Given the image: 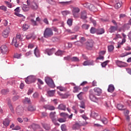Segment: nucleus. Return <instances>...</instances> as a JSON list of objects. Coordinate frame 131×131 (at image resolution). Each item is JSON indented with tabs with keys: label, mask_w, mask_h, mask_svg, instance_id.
<instances>
[{
	"label": "nucleus",
	"mask_w": 131,
	"mask_h": 131,
	"mask_svg": "<svg viewBox=\"0 0 131 131\" xmlns=\"http://www.w3.org/2000/svg\"><path fill=\"white\" fill-rule=\"evenodd\" d=\"M24 112V108L22 106H18L16 108V113L18 115H22Z\"/></svg>",
	"instance_id": "nucleus-14"
},
{
	"label": "nucleus",
	"mask_w": 131,
	"mask_h": 131,
	"mask_svg": "<svg viewBox=\"0 0 131 131\" xmlns=\"http://www.w3.org/2000/svg\"><path fill=\"white\" fill-rule=\"evenodd\" d=\"M108 63H109V60H106L101 63V66L102 68L106 67L107 65L108 64Z\"/></svg>",
	"instance_id": "nucleus-41"
},
{
	"label": "nucleus",
	"mask_w": 131,
	"mask_h": 131,
	"mask_svg": "<svg viewBox=\"0 0 131 131\" xmlns=\"http://www.w3.org/2000/svg\"><path fill=\"white\" fill-rule=\"evenodd\" d=\"M22 38H21V35L19 34H16V38H13L11 45L14 46L15 48H18L19 47V41H21Z\"/></svg>",
	"instance_id": "nucleus-2"
},
{
	"label": "nucleus",
	"mask_w": 131,
	"mask_h": 131,
	"mask_svg": "<svg viewBox=\"0 0 131 131\" xmlns=\"http://www.w3.org/2000/svg\"><path fill=\"white\" fill-rule=\"evenodd\" d=\"M125 41H126V40L122 39L121 42H118V48H121V46H122V45H123Z\"/></svg>",
	"instance_id": "nucleus-37"
},
{
	"label": "nucleus",
	"mask_w": 131,
	"mask_h": 131,
	"mask_svg": "<svg viewBox=\"0 0 131 131\" xmlns=\"http://www.w3.org/2000/svg\"><path fill=\"white\" fill-rule=\"evenodd\" d=\"M58 95H59V96H60V97H61L62 99H67L68 97H69V96H70V94L67 93V94H61L60 92H57Z\"/></svg>",
	"instance_id": "nucleus-23"
},
{
	"label": "nucleus",
	"mask_w": 131,
	"mask_h": 131,
	"mask_svg": "<svg viewBox=\"0 0 131 131\" xmlns=\"http://www.w3.org/2000/svg\"><path fill=\"white\" fill-rule=\"evenodd\" d=\"M55 92L56 91L55 90H51V91H48V94L49 97H53L55 95Z\"/></svg>",
	"instance_id": "nucleus-31"
},
{
	"label": "nucleus",
	"mask_w": 131,
	"mask_h": 131,
	"mask_svg": "<svg viewBox=\"0 0 131 131\" xmlns=\"http://www.w3.org/2000/svg\"><path fill=\"white\" fill-rule=\"evenodd\" d=\"M1 50L2 54H6L8 52V47L6 45H2L1 47Z\"/></svg>",
	"instance_id": "nucleus-18"
},
{
	"label": "nucleus",
	"mask_w": 131,
	"mask_h": 131,
	"mask_svg": "<svg viewBox=\"0 0 131 131\" xmlns=\"http://www.w3.org/2000/svg\"><path fill=\"white\" fill-rule=\"evenodd\" d=\"M108 52H112L114 50V46L113 45H110L108 47Z\"/></svg>",
	"instance_id": "nucleus-52"
},
{
	"label": "nucleus",
	"mask_w": 131,
	"mask_h": 131,
	"mask_svg": "<svg viewBox=\"0 0 131 131\" xmlns=\"http://www.w3.org/2000/svg\"><path fill=\"white\" fill-rule=\"evenodd\" d=\"M89 98L91 101H92V102H94L95 103H97V102H98V98H97V97L95 96L94 93L92 91H90L89 92Z\"/></svg>",
	"instance_id": "nucleus-5"
},
{
	"label": "nucleus",
	"mask_w": 131,
	"mask_h": 131,
	"mask_svg": "<svg viewBox=\"0 0 131 131\" xmlns=\"http://www.w3.org/2000/svg\"><path fill=\"white\" fill-rule=\"evenodd\" d=\"M42 126L46 129V130H50L51 128V126H50V125L46 123H42Z\"/></svg>",
	"instance_id": "nucleus-27"
},
{
	"label": "nucleus",
	"mask_w": 131,
	"mask_h": 131,
	"mask_svg": "<svg viewBox=\"0 0 131 131\" xmlns=\"http://www.w3.org/2000/svg\"><path fill=\"white\" fill-rule=\"evenodd\" d=\"M21 128V127H20L19 126H16L14 128H12L13 130H19V129H20Z\"/></svg>",
	"instance_id": "nucleus-61"
},
{
	"label": "nucleus",
	"mask_w": 131,
	"mask_h": 131,
	"mask_svg": "<svg viewBox=\"0 0 131 131\" xmlns=\"http://www.w3.org/2000/svg\"><path fill=\"white\" fill-rule=\"evenodd\" d=\"M80 90H81L80 87L78 86H75V87H74V90L73 91V93H78V91H80Z\"/></svg>",
	"instance_id": "nucleus-32"
},
{
	"label": "nucleus",
	"mask_w": 131,
	"mask_h": 131,
	"mask_svg": "<svg viewBox=\"0 0 131 131\" xmlns=\"http://www.w3.org/2000/svg\"><path fill=\"white\" fill-rule=\"evenodd\" d=\"M27 6L28 7H29V8H31V6H32V2H31L30 0H27Z\"/></svg>",
	"instance_id": "nucleus-44"
},
{
	"label": "nucleus",
	"mask_w": 131,
	"mask_h": 131,
	"mask_svg": "<svg viewBox=\"0 0 131 131\" xmlns=\"http://www.w3.org/2000/svg\"><path fill=\"white\" fill-rule=\"evenodd\" d=\"M34 54L37 58L40 57V52H39V49H38V47H36L34 50Z\"/></svg>",
	"instance_id": "nucleus-17"
},
{
	"label": "nucleus",
	"mask_w": 131,
	"mask_h": 131,
	"mask_svg": "<svg viewBox=\"0 0 131 131\" xmlns=\"http://www.w3.org/2000/svg\"><path fill=\"white\" fill-rule=\"evenodd\" d=\"M80 10L77 7H74L73 9V15L75 18H78V13Z\"/></svg>",
	"instance_id": "nucleus-6"
},
{
	"label": "nucleus",
	"mask_w": 131,
	"mask_h": 131,
	"mask_svg": "<svg viewBox=\"0 0 131 131\" xmlns=\"http://www.w3.org/2000/svg\"><path fill=\"white\" fill-rule=\"evenodd\" d=\"M45 82L49 86L50 88L54 89L55 88V83H54V81L53 79L49 77H45Z\"/></svg>",
	"instance_id": "nucleus-4"
},
{
	"label": "nucleus",
	"mask_w": 131,
	"mask_h": 131,
	"mask_svg": "<svg viewBox=\"0 0 131 131\" xmlns=\"http://www.w3.org/2000/svg\"><path fill=\"white\" fill-rule=\"evenodd\" d=\"M58 4H60L62 5V6H67V5H69L70 4V2H58Z\"/></svg>",
	"instance_id": "nucleus-42"
},
{
	"label": "nucleus",
	"mask_w": 131,
	"mask_h": 131,
	"mask_svg": "<svg viewBox=\"0 0 131 131\" xmlns=\"http://www.w3.org/2000/svg\"><path fill=\"white\" fill-rule=\"evenodd\" d=\"M24 104H30V99L28 97H26L23 100Z\"/></svg>",
	"instance_id": "nucleus-33"
},
{
	"label": "nucleus",
	"mask_w": 131,
	"mask_h": 131,
	"mask_svg": "<svg viewBox=\"0 0 131 131\" xmlns=\"http://www.w3.org/2000/svg\"><path fill=\"white\" fill-rule=\"evenodd\" d=\"M82 96H83V92H80L77 95V97L79 100H82Z\"/></svg>",
	"instance_id": "nucleus-43"
},
{
	"label": "nucleus",
	"mask_w": 131,
	"mask_h": 131,
	"mask_svg": "<svg viewBox=\"0 0 131 131\" xmlns=\"http://www.w3.org/2000/svg\"><path fill=\"white\" fill-rule=\"evenodd\" d=\"M83 66H94L95 63L94 60H87L83 63Z\"/></svg>",
	"instance_id": "nucleus-8"
},
{
	"label": "nucleus",
	"mask_w": 131,
	"mask_h": 131,
	"mask_svg": "<svg viewBox=\"0 0 131 131\" xmlns=\"http://www.w3.org/2000/svg\"><path fill=\"white\" fill-rule=\"evenodd\" d=\"M94 47V43L92 41H88L86 43V48L88 50H91Z\"/></svg>",
	"instance_id": "nucleus-19"
},
{
	"label": "nucleus",
	"mask_w": 131,
	"mask_h": 131,
	"mask_svg": "<svg viewBox=\"0 0 131 131\" xmlns=\"http://www.w3.org/2000/svg\"><path fill=\"white\" fill-rule=\"evenodd\" d=\"M115 7L116 9H119V8L121 7V4L120 3H118L115 5Z\"/></svg>",
	"instance_id": "nucleus-56"
},
{
	"label": "nucleus",
	"mask_w": 131,
	"mask_h": 131,
	"mask_svg": "<svg viewBox=\"0 0 131 131\" xmlns=\"http://www.w3.org/2000/svg\"><path fill=\"white\" fill-rule=\"evenodd\" d=\"M49 117L53 122H56V112H52L49 114Z\"/></svg>",
	"instance_id": "nucleus-9"
},
{
	"label": "nucleus",
	"mask_w": 131,
	"mask_h": 131,
	"mask_svg": "<svg viewBox=\"0 0 131 131\" xmlns=\"http://www.w3.org/2000/svg\"><path fill=\"white\" fill-rule=\"evenodd\" d=\"M115 89V88H114V85H113V84H110L108 86L107 91L109 93H113V92H114Z\"/></svg>",
	"instance_id": "nucleus-26"
},
{
	"label": "nucleus",
	"mask_w": 131,
	"mask_h": 131,
	"mask_svg": "<svg viewBox=\"0 0 131 131\" xmlns=\"http://www.w3.org/2000/svg\"><path fill=\"white\" fill-rule=\"evenodd\" d=\"M93 91L96 96H100L102 94V89L99 88H95Z\"/></svg>",
	"instance_id": "nucleus-11"
},
{
	"label": "nucleus",
	"mask_w": 131,
	"mask_h": 131,
	"mask_svg": "<svg viewBox=\"0 0 131 131\" xmlns=\"http://www.w3.org/2000/svg\"><path fill=\"white\" fill-rule=\"evenodd\" d=\"M10 119L6 118L3 121V124L5 126L7 127V126H9V125H10Z\"/></svg>",
	"instance_id": "nucleus-25"
},
{
	"label": "nucleus",
	"mask_w": 131,
	"mask_h": 131,
	"mask_svg": "<svg viewBox=\"0 0 131 131\" xmlns=\"http://www.w3.org/2000/svg\"><path fill=\"white\" fill-rule=\"evenodd\" d=\"M57 89L58 90H59V91H60V92H65V91H66V89L62 86H58L57 88Z\"/></svg>",
	"instance_id": "nucleus-48"
},
{
	"label": "nucleus",
	"mask_w": 131,
	"mask_h": 131,
	"mask_svg": "<svg viewBox=\"0 0 131 131\" xmlns=\"http://www.w3.org/2000/svg\"><path fill=\"white\" fill-rule=\"evenodd\" d=\"M79 61H80V60L78 57L76 56L72 57V58H71L72 62H79Z\"/></svg>",
	"instance_id": "nucleus-29"
},
{
	"label": "nucleus",
	"mask_w": 131,
	"mask_h": 131,
	"mask_svg": "<svg viewBox=\"0 0 131 131\" xmlns=\"http://www.w3.org/2000/svg\"><path fill=\"white\" fill-rule=\"evenodd\" d=\"M19 98H20V96H14L13 98H12V101H13L14 102L17 101V100H18L19 99Z\"/></svg>",
	"instance_id": "nucleus-54"
},
{
	"label": "nucleus",
	"mask_w": 131,
	"mask_h": 131,
	"mask_svg": "<svg viewBox=\"0 0 131 131\" xmlns=\"http://www.w3.org/2000/svg\"><path fill=\"white\" fill-rule=\"evenodd\" d=\"M14 14L17 17H20V18H24V19H25V16H24V15H23V14H21L19 13H14Z\"/></svg>",
	"instance_id": "nucleus-49"
},
{
	"label": "nucleus",
	"mask_w": 131,
	"mask_h": 131,
	"mask_svg": "<svg viewBox=\"0 0 131 131\" xmlns=\"http://www.w3.org/2000/svg\"><path fill=\"white\" fill-rule=\"evenodd\" d=\"M84 41H85V38L82 37L80 39V42H79V43L83 45V42H84Z\"/></svg>",
	"instance_id": "nucleus-53"
},
{
	"label": "nucleus",
	"mask_w": 131,
	"mask_h": 131,
	"mask_svg": "<svg viewBox=\"0 0 131 131\" xmlns=\"http://www.w3.org/2000/svg\"><path fill=\"white\" fill-rule=\"evenodd\" d=\"M83 125H84V124L81 123H75L73 126V129H75V130L76 129H79V128H80V126H83Z\"/></svg>",
	"instance_id": "nucleus-16"
},
{
	"label": "nucleus",
	"mask_w": 131,
	"mask_h": 131,
	"mask_svg": "<svg viewBox=\"0 0 131 131\" xmlns=\"http://www.w3.org/2000/svg\"><path fill=\"white\" fill-rule=\"evenodd\" d=\"M72 22H73V19L69 18L67 21V24L69 26H72Z\"/></svg>",
	"instance_id": "nucleus-39"
},
{
	"label": "nucleus",
	"mask_w": 131,
	"mask_h": 131,
	"mask_svg": "<svg viewBox=\"0 0 131 131\" xmlns=\"http://www.w3.org/2000/svg\"><path fill=\"white\" fill-rule=\"evenodd\" d=\"M44 108L47 110H50L51 111L55 110V106L51 105H46L44 106Z\"/></svg>",
	"instance_id": "nucleus-22"
},
{
	"label": "nucleus",
	"mask_w": 131,
	"mask_h": 131,
	"mask_svg": "<svg viewBox=\"0 0 131 131\" xmlns=\"http://www.w3.org/2000/svg\"><path fill=\"white\" fill-rule=\"evenodd\" d=\"M28 110L29 111H33V106L31 105H29L28 107Z\"/></svg>",
	"instance_id": "nucleus-62"
},
{
	"label": "nucleus",
	"mask_w": 131,
	"mask_h": 131,
	"mask_svg": "<svg viewBox=\"0 0 131 131\" xmlns=\"http://www.w3.org/2000/svg\"><path fill=\"white\" fill-rule=\"evenodd\" d=\"M72 58V57L71 56V55H68L66 57H64L63 58V60H65L66 61H71Z\"/></svg>",
	"instance_id": "nucleus-40"
},
{
	"label": "nucleus",
	"mask_w": 131,
	"mask_h": 131,
	"mask_svg": "<svg viewBox=\"0 0 131 131\" xmlns=\"http://www.w3.org/2000/svg\"><path fill=\"white\" fill-rule=\"evenodd\" d=\"M0 9L1 10L4 11V12H6V11H7V7L5 6H0Z\"/></svg>",
	"instance_id": "nucleus-58"
},
{
	"label": "nucleus",
	"mask_w": 131,
	"mask_h": 131,
	"mask_svg": "<svg viewBox=\"0 0 131 131\" xmlns=\"http://www.w3.org/2000/svg\"><path fill=\"white\" fill-rule=\"evenodd\" d=\"M79 106L80 108H82V109H85V104H84V102H81L80 105Z\"/></svg>",
	"instance_id": "nucleus-55"
},
{
	"label": "nucleus",
	"mask_w": 131,
	"mask_h": 131,
	"mask_svg": "<svg viewBox=\"0 0 131 131\" xmlns=\"http://www.w3.org/2000/svg\"><path fill=\"white\" fill-rule=\"evenodd\" d=\"M89 27H90V25H89L88 24H83L82 26V28H83V29L88 30V29H89Z\"/></svg>",
	"instance_id": "nucleus-51"
},
{
	"label": "nucleus",
	"mask_w": 131,
	"mask_h": 131,
	"mask_svg": "<svg viewBox=\"0 0 131 131\" xmlns=\"http://www.w3.org/2000/svg\"><path fill=\"white\" fill-rule=\"evenodd\" d=\"M64 51L61 50H58L55 53L56 56H62L64 54Z\"/></svg>",
	"instance_id": "nucleus-30"
},
{
	"label": "nucleus",
	"mask_w": 131,
	"mask_h": 131,
	"mask_svg": "<svg viewBox=\"0 0 131 131\" xmlns=\"http://www.w3.org/2000/svg\"><path fill=\"white\" fill-rule=\"evenodd\" d=\"M97 29H96L94 27H92L90 29V32L92 34H94V33H96V32H97Z\"/></svg>",
	"instance_id": "nucleus-38"
},
{
	"label": "nucleus",
	"mask_w": 131,
	"mask_h": 131,
	"mask_svg": "<svg viewBox=\"0 0 131 131\" xmlns=\"http://www.w3.org/2000/svg\"><path fill=\"white\" fill-rule=\"evenodd\" d=\"M9 109L11 110V112L12 113H14V108L13 107V105H12V104H9Z\"/></svg>",
	"instance_id": "nucleus-57"
},
{
	"label": "nucleus",
	"mask_w": 131,
	"mask_h": 131,
	"mask_svg": "<svg viewBox=\"0 0 131 131\" xmlns=\"http://www.w3.org/2000/svg\"><path fill=\"white\" fill-rule=\"evenodd\" d=\"M6 5L8 7V8H12V5L9 2H5Z\"/></svg>",
	"instance_id": "nucleus-64"
},
{
	"label": "nucleus",
	"mask_w": 131,
	"mask_h": 131,
	"mask_svg": "<svg viewBox=\"0 0 131 131\" xmlns=\"http://www.w3.org/2000/svg\"><path fill=\"white\" fill-rule=\"evenodd\" d=\"M28 28H29V26H28V25H27L25 23L24 24L23 26V31H26V30H27V29H28Z\"/></svg>",
	"instance_id": "nucleus-34"
},
{
	"label": "nucleus",
	"mask_w": 131,
	"mask_h": 131,
	"mask_svg": "<svg viewBox=\"0 0 131 131\" xmlns=\"http://www.w3.org/2000/svg\"><path fill=\"white\" fill-rule=\"evenodd\" d=\"M60 116L63 117V118H66V117H68V114L65 113H61L60 114Z\"/></svg>",
	"instance_id": "nucleus-46"
},
{
	"label": "nucleus",
	"mask_w": 131,
	"mask_h": 131,
	"mask_svg": "<svg viewBox=\"0 0 131 131\" xmlns=\"http://www.w3.org/2000/svg\"><path fill=\"white\" fill-rule=\"evenodd\" d=\"M91 117L96 119V120H100V121H102V123L104 124H106L107 122H108V121L106 118L101 119V116L98 115V114L95 112H92L91 113Z\"/></svg>",
	"instance_id": "nucleus-1"
},
{
	"label": "nucleus",
	"mask_w": 131,
	"mask_h": 131,
	"mask_svg": "<svg viewBox=\"0 0 131 131\" xmlns=\"http://www.w3.org/2000/svg\"><path fill=\"white\" fill-rule=\"evenodd\" d=\"M33 82V76H29L25 79V82L28 84L32 83Z\"/></svg>",
	"instance_id": "nucleus-12"
},
{
	"label": "nucleus",
	"mask_w": 131,
	"mask_h": 131,
	"mask_svg": "<svg viewBox=\"0 0 131 131\" xmlns=\"http://www.w3.org/2000/svg\"><path fill=\"white\" fill-rule=\"evenodd\" d=\"M80 42V41H77L74 42V44H75V46H82V44Z\"/></svg>",
	"instance_id": "nucleus-60"
},
{
	"label": "nucleus",
	"mask_w": 131,
	"mask_h": 131,
	"mask_svg": "<svg viewBox=\"0 0 131 131\" xmlns=\"http://www.w3.org/2000/svg\"><path fill=\"white\" fill-rule=\"evenodd\" d=\"M117 108L119 110H123V105L121 104H119L117 105Z\"/></svg>",
	"instance_id": "nucleus-50"
},
{
	"label": "nucleus",
	"mask_w": 131,
	"mask_h": 131,
	"mask_svg": "<svg viewBox=\"0 0 131 131\" xmlns=\"http://www.w3.org/2000/svg\"><path fill=\"white\" fill-rule=\"evenodd\" d=\"M9 33H10V28H7L3 32L2 35L3 37L7 38L9 36Z\"/></svg>",
	"instance_id": "nucleus-10"
},
{
	"label": "nucleus",
	"mask_w": 131,
	"mask_h": 131,
	"mask_svg": "<svg viewBox=\"0 0 131 131\" xmlns=\"http://www.w3.org/2000/svg\"><path fill=\"white\" fill-rule=\"evenodd\" d=\"M21 9L23 11V12H28L29 10H30V8L27 6V5L23 4V6H21Z\"/></svg>",
	"instance_id": "nucleus-20"
},
{
	"label": "nucleus",
	"mask_w": 131,
	"mask_h": 131,
	"mask_svg": "<svg viewBox=\"0 0 131 131\" xmlns=\"http://www.w3.org/2000/svg\"><path fill=\"white\" fill-rule=\"evenodd\" d=\"M54 35L53 30L51 28H46L44 31L43 37L45 38H50Z\"/></svg>",
	"instance_id": "nucleus-3"
},
{
	"label": "nucleus",
	"mask_w": 131,
	"mask_h": 131,
	"mask_svg": "<svg viewBox=\"0 0 131 131\" xmlns=\"http://www.w3.org/2000/svg\"><path fill=\"white\" fill-rule=\"evenodd\" d=\"M61 129L62 131H67V128L66 127V125H65V124L61 125Z\"/></svg>",
	"instance_id": "nucleus-45"
},
{
	"label": "nucleus",
	"mask_w": 131,
	"mask_h": 131,
	"mask_svg": "<svg viewBox=\"0 0 131 131\" xmlns=\"http://www.w3.org/2000/svg\"><path fill=\"white\" fill-rule=\"evenodd\" d=\"M14 13H20V7H17L16 9H14Z\"/></svg>",
	"instance_id": "nucleus-63"
},
{
	"label": "nucleus",
	"mask_w": 131,
	"mask_h": 131,
	"mask_svg": "<svg viewBox=\"0 0 131 131\" xmlns=\"http://www.w3.org/2000/svg\"><path fill=\"white\" fill-rule=\"evenodd\" d=\"M67 118H60L58 119V121H59V122H60L61 123H63V122H66Z\"/></svg>",
	"instance_id": "nucleus-35"
},
{
	"label": "nucleus",
	"mask_w": 131,
	"mask_h": 131,
	"mask_svg": "<svg viewBox=\"0 0 131 131\" xmlns=\"http://www.w3.org/2000/svg\"><path fill=\"white\" fill-rule=\"evenodd\" d=\"M47 2H48V3L49 4H50V5H52L53 6L56 5V2H55V1H54L53 0H47Z\"/></svg>",
	"instance_id": "nucleus-47"
},
{
	"label": "nucleus",
	"mask_w": 131,
	"mask_h": 131,
	"mask_svg": "<svg viewBox=\"0 0 131 131\" xmlns=\"http://www.w3.org/2000/svg\"><path fill=\"white\" fill-rule=\"evenodd\" d=\"M30 55H32V51H30L27 52L25 54V56L26 57H28L29 56H30Z\"/></svg>",
	"instance_id": "nucleus-59"
},
{
	"label": "nucleus",
	"mask_w": 131,
	"mask_h": 131,
	"mask_svg": "<svg viewBox=\"0 0 131 131\" xmlns=\"http://www.w3.org/2000/svg\"><path fill=\"white\" fill-rule=\"evenodd\" d=\"M9 92H10L9 89H3L1 91V94H2V95H6Z\"/></svg>",
	"instance_id": "nucleus-36"
},
{
	"label": "nucleus",
	"mask_w": 131,
	"mask_h": 131,
	"mask_svg": "<svg viewBox=\"0 0 131 131\" xmlns=\"http://www.w3.org/2000/svg\"><path fill=\"white\" fill-rule=\"evenodd\" d=\"M81 19H83V20L86 19L88 17H86V11L84 10L81 12Z\"/></svg>",
	"instance_id": "nucleus-24"
},
{
	"label": "nucleus",
	"mask_w": 131,
	"mask_h": 131,
	"mask_svg": "<svg viewBox=\"0 0 131 131\" xmlns=\"http://www.w3.org/2000/svg\"><path fill=\"white\" fill-rule=\"evenodd\" d=\"M97 34H103L105 33V30L103 28L98 29L97 30Z\"/></svg>",
	"instance_id": "nucleus-28"
},
{
	"label": "nucleus",
	"mask_w": 131,
	"mask_h": 131,
	"mask_svg": "<svg viewBox=\"0 0 131 131\" xmlns=\"http://www.w3.org/2000/svg\"><path fill=\"white\" fill-rule=\"evenodd\" d=\"M116 64L118 66V67L122 68V67H126L127 64L123 61L120 60H116Z\"/></svg>",
	"instance_id": "nucleus-7"
},
{
	"label": "nucleus",
	"mask_w": 131,
	"mask_h": 131,
	"mask_svg": "<svg viewBox=\"0 0 131 131\" xmlns=\"http://www.w3.org/2000/svg\"><path fill=\"white\" fill-rule=\"evenodd\" d=\"M55 53V49L52 48L51 49H46L45 51V53L48 55V56H51V55H53Z\"/></svg>",
	"instance_id": "nucleus-13"
},
{
	"label": "nucleus",
	"mask_w": 131,
	"mask_h": 131,
	"mask_svg": "<svg viewBox=\"0 0 131 131\" xmlns=\"http://www.w3.org/2000/svg\"><path fill=\"white\" fill-rule=\"evenodd\" d=\"M118 29V26H111L110 28L108 29V31L111 33H113L115 32V31H117Z\"/></svg>",
	"instance_id": "nucleus-15"
},
{
	"label": "nucleus",
	"mask_w": 131,
	"mask_h": 131,
	"mask_svg": "<svg viewBox=\"0 0 131 131\" xmlns=\"http://www.w3.org/2000/svg\"><path fill=\"white\" fill-rule=\"evenodd\" d=\"M59 110H62L63 111H66V105L61 103L59 104L57 107Z\"/></svg>",
	"instance_id": "nucleus-21"
}]
</instances>
